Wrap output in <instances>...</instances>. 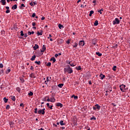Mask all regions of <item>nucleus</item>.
Segmentation results:
<instances>
[{
	"label": "nucleus",
	"instance_id": "56",
	"mask_svg": "<svg viewBox=\"0 0 130 130\" xmlns=\"http://www.w3.org/2000/svg\"><path fill=\"white\" fill-rule=\"evenodd\" d=\"M46 98H46V96L45 98H44L43 99V101H46Z\"/></svg>",
	"mask_w": 130,
	"mask_h": 130
},
{
	"label": "nucleus",
	"instance_id": "15",
	"mask_svg": "<svg viewBox=\"0 0 130 130\" xmlns=\"http://www.w3.org/2000/svg\"><path fill=\"white\" fill-rule=\"evenodd\" d=\"M33 48L34 49V50H36L37 49H38V48H39V46L38 44H36L35 46L33 47Z\"/></svg>",
	"mask_w": 130,
	"mask_h": 130
},
{
	"label": "nucleus",
	"instance_id": "42",
	"mask_svg": "<svg viewBox=\"0 0 130 130\" xmlns=\"http://www.w3.org/2000/svg\"><path fill=\"white\" fill-rule=\"evenodd\" d=\"M38 112L39 114H42V110L38 111Z\"/></svg>",
	"mask_w": 130,
	"mask_h": 130
},
{
	"label": "nucleus",
	"instance_id": "14",
	"mask_svg": "<svg viewBox=\"0 0 130 130\" xmlns=\"http://www.w3.org/2000/svg\"><path fill=\"white\" fill-rule=\"evenodd\" d=\"M29 77L30 78H33L34 79H35L36 78L35 74L34 73H31V74H30Z\"/></svg>",
	"mask_w": 130,
	"mask_h": 130
},
{
	"label": "nucleus",
	"instance_id": "30",
	"mask_svg": "<svg viewBox=\"0 0 130 130\" xmlns=\"http://www.w3.org/2000/svg\"><path fill=\"white\" fill-rule=\"evenodd\" d=\"M46 98H48V99L47 100V101L48 102H51V101L50 100V99H49V96H46Z\"/></svg>",
	"mask_w": 130,
	"mask_h": 130
},
{
	"label": "nucleus",
	"instance_id": "27",
	"mask_svg": "<svg viewBox=\"0 0 130 130\" xmlns=\"http://www.w3.org/2000/svg\"><path fill=\"white\" fill-rule=\"evenodd\" d=\"M42 115H44L45 114V108H44L42 110Z\"/></svg>",
	"mask_w": 130,
	"mask_h": 130
},
{
	"label": "nucleus",
	"instance_id": "55",
	"mask_svg": "<svg viewBox=\"0 0 130 130\" xmlns=\"http://www.w3.org/2000/svg\"><path fill=\"white\" fill-rule=\"evenodd\" d=\"M77 46H78V45H77V43H76L75 45L73 46V47L76 48Z\"/></svg>",
	"mask_w": 130,
	"mask_h": 130
},
{
	"label": "nucleus",
	"instance_id": "5",
	"mask_svg": "<svg viewBox=\"0 0 130 130\" xmlns=\"http://www.w3.org/2000/svg\"><path fill=\"white\" fill-rule=\"evenodd\" d=\"M91 44L92 45H96L97 44V39L94 38L91 40Z\"/></svg>",
	"mask_w": 130,
	"mask_h": 130
},
{
	"label": "nucleus",
	"instance_id": "50",
	"mask_svg": "<svg viewBox=\"0 0 130 130\" xmlns=\"http://www.w3.org/2000/svg\"><path fill=\"white\" fill-rule=\"evenodd\" d=\"M35 113H37V108L35 109V111H34Z\"/></svg>",
	"mask_w": 130,
	"mask_h": 130
},
{
	"label": "nucleus",
	"instance_id": "23",
	"mask_svg": "<svg viewBox=\"0 0 130 130\" xmlns=\"http://www.w3.org/2000/svg\"><path fill=\"white\" fill-rule=\"evenodd\" d=\"M17 6L16 4L12 6V10H16L17 9Z\"/></svg>",
	"mask_w": 130,
	"mask_h": 130
},
{
	"label": "nucleus",
	"instance_id": "43",
	"mask_svg": "<svg viewBox=\"0 0 130 130\" xmlns=\"http://www.w3.org/2000/svg\"><path fill=\"white\" fill-rule=\"evenodd\" d=\"M11 12V11H10V9L7 10V11H6V14H9V13H10Z\"/></svg>",
	"mask_w": 130,
	"mask_h": 130
},
{
	"label": "nucleus",
	"instance_id": "1",
	"mask_svg": "<svg viewBox=\"0 0 130 130\" xmlns=\"http://www.w3.org/2000/svg\"><path fill=\"white\" fill-rule=\"evenodd\" d=\"M64 73H68L69 74H72L73 73V69L71 68L70 65L67 66V68L64 69Z\"/></svg>",
	"mask_w": 130,
	"mask_h": 130
},
{
	"label": "nucleus",
	"instance_id": "8",
	"mask_svg": "<svg viewBox=\"0 0 130 130\" xmlns=\"http://www.w3.org/2000/svg\"><path fill=\"white\" fill-rule=\"evenodd\" d=\"M80 46H84L85 45V41H80L79 43Z\"/></svg>",
	"mask_w": 130,
	"mask_h": 130
},
{
	"label": "nucleus",
	"instance_id": "52",
	"mask_svg": "<svg viewBox=\"0 0 130 130\" xmlns=\"http://www.w3.org/2000/svg\"><path fill=\"white\" fill-rule=\"evenodd\" d=\"M30 70H31V71H33L34 70V67H33V66H31Z\"/></svg>",
	"mask_w": 130,
	"mask_h": 130
},
{
	"label": "nucleus",
	"instance_id": "45",
	"mask_svg": "<svg viewBox=\"0 0 130 130\" xmlns=\"http://www.w3.org/2000/svg\"><path fill=\"white\" fill-rule=\"evenodd\" d=\"M20 81H21V82H22V83H24V82H25V80H24V79H23V78H21V79H20Z\"/></svg>",
	"mask_w": 130,
	"mask_h": 130
},
{
	"label": "nucleus",
	"instance_id": "64",
	"mask_svg": "<svg viewBox=\"0 0 130 130\" xmlns=\"http://www.w3.org/2000/svg\"><path fill=\"white\" fill-rule=\"evenodd\" d=\"M20 106H21V107L24 106V105L23 104V103H20Z\"/></svg>",
	"mask_w": 130,
	"mask_h": 130
},
{
	"label": "nucleus",
	"instance_id": "4",
	"mask_svg": "<svg viewBox=\"0 0 130 130\" xmlns=\"http://www.w3.org/2000/svg\"><path fill=\"white\" fill-rule=\"evenodd\" d=\"M125 87L126 86L123 84H122V85H120V89L122 92H124V90H126Z\"/></svg>",
	"mask_w": 130,
	"mask_h": 130
},
{
	"label": "nucleus",
	"instance_id": "21",
	"mask_svg": "<svg viewBox=\"0 0 130 130\" xmlns=\"http://www.w3.org/2000/svg\"><path fill=\"white\" fill-rule=\"evenodd\" d=\"M95 54H96V55H98V56H102V53H101L99 52H96L95 53Z\"/></svg>",
	"mask_w": 130,
	"mask_h": 130
},
{
	"label": "nucleus",
	"instance_id": "25",
	"mask_svg": "<svg viewBox=\"0 0 130 130\" xmlns=\"http://www.w3.org/2000/svg\"><path fill=\"white\" fill-rule=\"evenodd\" d=\"M11 97L12 101H16V97H15V96L13 95V96H11Z\"/></svg>",
	"mask_w": 130,
	"mask_h": 130
},
{
	"label": "nucleus",
	"instance_id": "31",
	"mask_svg": "<svg viewBox=\"0 0 130 130\" xmlns=\"http://www.w3.org/2000/svg\"><path fill=\"white\" fill-rule=\"evenodd\" d=\"M74 98V99L76 100V99H78V96H76L74 94H73L72 96V98Z\"/></svg>",
	"mask_w": 130,
	"mask_h": 130
},
{
	"label": "nucleus",
	"instance_id": "3",
	"mask_svg": "<svg viewBox=\"0 0 130 130\" xmlns=\"http://www.w3.org/2000/svg\"><path fill=\"white\" fill-rule=\"evenodd\" d=\"M120 23V21L118 18H115V20L113 21V25H116L117 24H119Z\"/></svg>",
	"mask_w": 130,
	"mask_h": 130
},
{
	"label": "nucleus",
	"instance_id": "22",
	"mask_svg": "<svg viewBox=\"0 0 130 130\" xmlns=\"http://www.w3.org/2000/svg\"><path fill=\"white\" fill-rule=\"evenodd\" d=\"M60 125H66V123H63V121L61 120L59 122Z\"/></svg>",
	"mask_w": 130,
	"mask_h": 130
},
{
	"label": "nucleus",
	"instance_id": "18",
	"mask_svg": "<svg viewBox=\"0 0 130 130\" xmlns=\"http://www.w3.org/2000/svg\"><path fill=\"white\" fill-rule=\"evenodd\" d=\"M47 106L48 107V108H50V109H52V107H53V106H50L49 103H47Z\"/></svg>",
	"mask_w": 130,
	"mask_h": 130
},
{
	"label": "nucleus",
	"instance_id": "48",
	"mask_svg": "<svg viewBox=\"0 0 130 130\" xmlns=\"http://www.w3.org/2000/svg\"><path fill=\"white\" fill-rule=\"evenodd\" d=\"M22 7H25V5H24V4H22L21 5L20 9H22Z\"/></svg>",
	"mask_w": 130,
	"mask_h": 130
},
{
	"label": "nucleus",
	"instance_id": "16",
	"mask_svg": "<svg viewBox=\"0 0 130 130\" xmlns=\"http://www.w3.org/2000/svg\"><path fill=\"white\" fill-rule=\"evenodd\" d=\"M100 77H101V80H103V79L105 78V75H103V74H101Z\"/></svg>",
	"mask_w": 130,
	"mask_h": 130
},
{
	"label": "nucleus",
	"instance_id": "19",
	"mask_svg": "<svg viewBox=\"0 0 130 130\" xmlns=\"http://www.w3.org/2000/svg\"><path fill=\"white\" fill-rule=\"evenodd\" d=\"M35 58H36V55H34L32 57L30 58V60H35Z\"/></svg>",
	"mask_w": 130,
	"mask_h": 130
},
{
	"label": "nucleus",
	"instance_id": "17",
	"mask_svg": "<svg viewBox=\"0 0 130 130\" xmlns=\"http://www.w3.org/2000/svg\"><path fill=\"white\" fill-rule=\"evenodd\" d=\"M1 3L2 4L3 6H5L6 5V0H1Z\"/></svg>",
	"mask_w": 130,
	"mask_h": 130
},
{
	"label": "nucleus",
	"instance_id": "26",
	"mask_svg": "<svg viewBox=\"0 0 130 130\" xmlns=\"http://www.w3.org/2000/svg\"><path fill=\"white\" fill-rule=\"evenodd\" d=\"M35 63H37V64H38L39 66L40 65V64H41V61H36L35 62Z\"/></svg>",
	"mask_w": 130,
	"mask_h": 130
},
{
	"label": "nucleus",
	"instance_id": "9",
	"mask_svg": "<svg viewBox=\"0 0 130 130\" xmlns=\"http://www.w3.org/2000/svg\"><path fill=\"white\" fill-rule=\"evenodd\" d=\"M58 44H62L63 43V40L62 39H59L57 41Z\"/></svg>",
	"mask_w": 130,
	"mask_h": 130
},
{
	"label": "nucleus",
	"instance_id": "33",
	"mask_svg": "<svg viewBox=\"0 0 130 130\" xmlns=\"http://www.w3.org/2000/svg\"><path fill=\"white\" fill-rule=\"evenodd\" d=\"M58 27H59V29H61V28H63V25H61V24H59Z\"/></svg>",
	"mask_w": 130,
	"mask_h": 130
},
{
	"label": "nucleus",
	"instance_id": "6",
	"mask_svg": "<svg viewBox=\"0 0 130 130\" xmlns=\"http://www.w3.org/2000/svg\"><path fill=\"white\" fill-rule=\"evenodd\" d=\"M50 100H51V102L53 103L54 102H55V99L54 98V95L52 94V97L50 98Z\"/></svg>",
	"mask_w": 130,
	"mask_h": 130
},
{
	"label": "nucleus",
	"instance_id": "11",
	"mask_svg": "<svg viewBox=\"0 0 130 130\" xmlns=\"http://www.w3.org/2000/svg\"><path fill=\"white\" fill-rule=\"evenodd\" d=\"M95 108L98 109V110H100V108H101V107L98 104L95 105Z\"/></svg>",
	"mask_w": 130,
	"mask_h": 130
},
{
	"label": "nucleus",
	"instance_id": "13",
	"mask_svg": "<svg viewBox=\"0 0 130 130\" xmlns=\"http://www.w3.org/2000/svg\"><path fill=\"white\" fill-rule=\"evenodd\" d=\"M9 124H10L11 127H13L14 125H15V123L12 121L9 122Z\"/></svg>",
	"mask_w": 130,
	"mask_h": 130
},
{
	"label": "nucleus",
	"instance_id": "39",
	"mask_svg": "<svg viewBox=\"0 0 130 130\" xmlns=\"http://www.w3.org/2000/svg\"><path fill=\"white\" fill-rule=\"evenodd\" d=\"M47 67H51V63L49 62L47 64Z\"/></svg>",
	"mask_w": 130,
	"mask_h": 130
},
{
	"label": "nucleus",
	"instance_id": "62",
	"mask_svg": "<svg viewBox=\"0 0 130 130\" xmlns=\"http://www.w3.org/2000/svg\"><path fill=\"white\" fill-rule=\"evenodd\" d=\"M58 56V54H55V57H57Z\"/></svg>",
	"mask_w": 130,
	"mask_h": 130
},
{
	"label": "nucleus",
	"instance_id": "34",
	"mask_svg": "<svg viewBox=\"0 0 130 130\" xmlns=\"http://www.w3.org/2000/svg\"><path fill=\"white\" fill-rule=\"evenodd\" d=\"M16 90L18 91L19 93H20V92H21V88H20V87H17Z\"/></svg>",
	"mask_w": 130,
	"mask_h": 130
},
{
	"label": "nucleus",
	"instance_id": "40",
	"mask_svg": "<svg viewBox=\"0 0 130 130\" xmlns=\"http://www.w3.org/2000/svg\"><path fill=\"white\" fill-rule=\"evenodd\" d=\"M117 46H118V45L117 44H116L114 46H113V48H117Z\"/></svg>",
	"mask_w": 130,
	"mask_h": 130
},
{
	"label": "nucleus",
	"instance_id": "12",
	"mask_svg": "<svg viewBox=\"0 0 130 130\" xmlns=\"http://www.w3.org/2000/svg\"><path fill=\"white\" fill-rule=\"evenodd\" d=\"M50 61H53V62L54 63L55 61H56V59H55V58L54 57H52L50 59Z\"/></svg>",
	"mask_w": 130,
	"mask_h": 130
},
{
	"label": "nucleus",
	"instance_id": "54",
	"mask_svg": "<svg viewBox=\"0 0 130 130\" xmlns=\"http://www.w3.org/2000/svg\"><path fill=\"white\" fill-rule=\"evenodd\" d=\"M40 35H42V33H37V36H39Z\"/></svg>",
	"mask_w": 130,
	"mask_h": 130
},
{
	"label": "nucleus",
	"instance_id": "28",
	"mask_svg": "<svg viewBox=\"0 0 130 130\" xmlns=\"http://www.w3.org/2000/svg\"><path fill=\"white\" fill-rule=\"evenodd\" d=\"M63 86V84L62 83H60L58 85V87H59V88H62Z\"/></svg>",
	"mask_w": 130,
	"mask_h": 130
},
{
	"label": "nucleus",
	"instance_id": "29",
	"mask_svg": "<svg viewBox=\"0 0 130 130\" xmlns=\"http://www.w3.org/2000/svg\"><path fill=\"white\" fill-rule=\"evenodd\" d=\"M98 20H95L94 23V26H98Z\"/></svg>",
	"mask_w": 130,
	"mask_h": 130
},
{
	"label": "nucleus",
	"instance_id": "7",
	"mask_svg": "<svg viewBox=\"0 0 130 130\" xmlns=\"http://www.w3.org/2000/svg\"><path fill=\"white\" fill-rule=\"evenodd\" d=\"M45 50H46V46L45 45H44L42 49H41V52H44Z\"/></svg>",
	"mask_w": 130,
	"mask_h": 130
},
{
	"label": "nucleus",
	"instance_id": "57",
	"mask_svg": "<svg viewBox=\"0 0 130 130\" xmlns=\"http://www.w3.org/2000/svg\"><path fill=\"white\" fill-rule=\"evenodd\" d=\"M66 43H67V44H70V40H68V41L66 42Z\"/></svg>",
	"mask_w": 130,
	"mask_h": 130
},
{
	"label": "nucleus",
	"instance_id": "44",
	"mask_svg": "<svg viewBox=\"0 0 130 130\" xmlns=\"http://www.w3.org/2000/svg\"><path fill=\"white\" fill-rule=\"evenodd\" d=\"M4 68V64L3 63H0V68L3 69Z\"/></svg>",
	"mask_w": 130,
	"mask_h": 130
},
{
	"label": "nucleus",
	"instance_id": "61",
	"mask_svg": "<svg viewBox=\"0 0 130 130\" xmlns=\"http://www.w3.org/2000/svg\"><path fill=\"white\" fill-rule=\"evenodd\" d=\"M6 9L7 10H10V7H9L8 6H7V7H6Z\"/></svg>",
	"mask_w": 130,
	"mask_h": 130
},
{
	"label": "nucleus",
	"instance_id": "60",
	"mask_svg": "<svg viewBox=\"0 0 130 130\" xmlns=\"http://www.w3.org/2000/svg\"><path fill=\"white\" fill-rule=\"evenodd\" d=\"M29 5L33 7V3L32 2L30 3Z\"/></svg>",
	"mask_w": 130,
	"mask_h": 130
},
{
	"label": "nucleus",
	"instance_id": "46",
	"mask_svg": "<svg viewBox=\"0 0 130 130\" xmlns=\"http://www.w3.org/2000/svg\"><path fill=\"white\" fill-rule=\"evenodd\" d=\"M10 105H7V106H6V109H10Z\"/></svg>",
	"mask_w": 130,
	"mask_h": 130
},
{
	"label": "nucleus",
	"instance_id": "37",
	"mask_svg": "<svg viewBox=\"0 0 130 130\" xmlns=\"http://www.w3.org/2000/svg\"><path fill=\"white\" fill-rule=\"evenodd\" d=\"M29 96H33V92L32 91H30L29 93H28Z\"/></svg>",
	"mask_w": 130,
	"mask_h": 130
},
{
	"label": "nucleus",
	"instance_id": "35",
	"mask_svg": "<svg viewBox=\"0 0 130 130\" xmlns=\"http://www.w3.org/2000/svg\"><path fill=\"white\" fill-rule=\"evenodd\" d=\"M96 120V117L95 116H93L92 117L90 118V120Z\"/></svg>",
	"mask_w": 130,
	"mask_h": 130
},
{
	"label": "nucleus",
	"instance_id": "36",
	"mask_svg": "<svg viewBox=\"0 0 130 130\" xmlns=\"http://www.w3.org/2000/svg\"><path fill=\"white\" fill-rule=\"evenodd\" d=\"M69 64H70V66H71V67H75V64H74V63H71V62H69Z\"/></svg>",
	"mask_w": 130,
	"mask_h": 130
},
{
	"label": "nucleus",
	"instance_id": "10",
	"mask_svg": "<svg viewBox=\"0 0 130 130\" xmlns=\"http://www.w3.org/2000/svg\"><path fill=\"white\" fill-rule=\"evenodd\" d=\"M56 106H57L58 107H62L63 105L62 104L60 103H58L57 104H56Z\"/></svg>",
	"mask_w": 130,
	"mask_h": 130
},
{
	"label": "nucleus",
	"instance_id": "2",
	"mask_svg": "<svg viewBox=\"0 0 130 130\" xmlns=\"http://www.w3.org/2000/svg\"><path fill=\"white\" fill-rule=\"evenodd\" d=\"M20 36H21V37H19V38H20V39H25V38H26V37H27L28 35L27 34H24V33H21L20 34Z\"/></svg>",
	"mask_w": 130,
	"mask_h": 130
},
{
	"label": "nucleus",
	"instance_id": "47",
	"mask_svg": "<svg viewBox=\"0 0 130 130\" xmlns=\"http://www.w3.org/2000/svg\"><path fill=\"white\" fill-rule=\"evenodd\" d=\"M2 74H4V70H2L0 71V75H2Z\"/></svg>",
	"mask_w": 130,
	"mask_h": 130
},
{
	"label": "nucleus",
	"instance_id": "41",
	"mask_svg": "<svg viewBox=\"0 0 130 130\" xmlns=\"http://www.w3.org/2000/svg\"><path fill=\"white\" fill-rule=\"evenodd\" d=\"M113 71H116V66H114L112 69Z\"/></svg>",
	"mask_w": 130,
	"mask_h": 130
},
{
	"label": "nucleus",
	"instance_id": "58",
	"mask_svg": "<svg viewBox=\"0 0 130 130\" xmlns=\"http://www.w3.org/2000/svg\"><path fill=\"white\" fill-rule=\"evenodd\" d=\"M88 84H89V85H91V84H92V82H91V81H89Z\"/></svg>",
	"mask_w": 130,
	"mask_h": 130
},
{
	"label": "nucleus",
	"instance_id": "59",
	"mask_svg": "<svg viewBox=\"0 0 130 130\" xmlns=\"http://www.w3.org/2000/svg\"><path fill=\"white\" fill-rule=\"evenodd\" d=\"M112 88H111V87H109V91H110L111 92V91H112Z\"/></svg>",
	"mask_w": 130,
	"mask_h": 130
},
{
	"label": "nucleus",
	"instance_id": "32",
	"mask_svg": "<svg viewBox=\"0 0 130 130\" xmlns=\"http://www.w3.org/2000/svg\"><path fill=\"white\" fill-rule=\"evenodd\" d=\"M4 100L5 103H7L8 102L9 99H7V98H4Z\"/></svg>",
	"mask_w": 130,
	"mask_h": 130
},
{
	"label": "nucleus",
	"instance_id": "24",
	"mask_svg": "<svg viewBox=\"0 0 130 130\" xmlns=\"http://www.w3.org/2000/svg\"><path fill=\"white\" fill-rule=\"evenodd\" d=\"M93 14H94V11L93 10L90 11L89 14V17L92 16V15H93Z\"/></svg>",
	"mask_w": 130,
	"mask_h": 130
},
{
	"label": "nucleus",
	"instance_id": "51",
	"mask_svg": "<svg viewBox=\"0 0 130 130\" xmlns=\"http://www.w3.org/2000/svg\"><path fill=\"white\" fill-rule=\"evenodd\" d=\"M98 13H100V14H101V15H102V12L101 11V10H98Z\"/></svg>",
	"mask_w": 130,
	"mask_h": 130
},
{
	"label": "nucleus",
	"instance_id": "20",
	"mask_svg": "<svg viewBox=\"0 0 130 130\" xmlns=\"http://www.w3.org/2000/svg\"><path fill=\"white\" fill-rule=\"evenodd\" d=\"M76 70H77V71H81V70H82V67L79 66L78 67H76Z\"/></svg>",
	"mask_w": 130,
	"mask_h": 130
},
{
	"label": "nucleus",
	"instance_id": "38",
	"mask_svg": "<svg viewBox=\"0 0 130 130\" xmlns=\"http://www.w3.org/2000/svg\"><path fill=\"white\" fill-rule=\"evenodd\" d=\"M11 72V69H8L6 71V74H9Z\"/></svg>",
	"mask_w": 130,
	"mask_h": 130
},
{
	"label": "nucleus",
	"instance_id": "63",
	"mask_svg": "<svg viewBox=\"0 0 130 130\" xmlns=\"http://www.w3.org/2000/svg\"><path fill=\"white\" fill-rule=\"evenodd\" d=\"M32 25V26H36V23H35V22H33Z\"/></svg>",
	"mask_w": 130,
	"mask_h": 130
},
{
	"label": "nucleus",
	"instance_id": "53",
	"mask_svg": "<svg viewBox=\"0 0 130 130\" xmlns=\"http://www.w3.org/2000/svg\"><path fill=\"white\" fill-rule=\"evenodd\" d=\"M41 20L43 21V20H45V17L44 16H43L41 18Z\"/></svg>",
	"mask_w": 130,
	"mask_h": 130
},
{
	"label": "nucleus",
	"instance_id": "49",
	"mask_svg": "<svg viewBox=\"0 0 130 130\" xmlns=\"http://www.w3.org/2000/svg\"><path fill=\"white\" fill-rule=\"evenodd\" d=\"M36 16V14L35 13H33L31 17H32V18H34Z\"/></svg>",
	"mask_w": 130,
	"mask_h": 130
}]
</instances>
